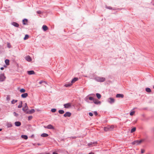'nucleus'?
Returning <instances> with one entry per match:
<instances>
[{"label": "nucleus", "mask_w": 154, "mask_h": 154, "mask_svg": "<svg viewBox=\"0 0 154 154\" xmlns=\"http://www.w3.org/2000/svg\"><path fill=\"white\" fill-rule=\"evenodd\" d=\"M116 97L117 98H123L124 97V95L122 94H117L116 95Z\"/></svg>", "instance_id": "4468645a"}, {"label": "nucleus", "mask_w": 154, "mask_h": 154, "mask_svg": "<svg viewBox=\"0 0 154 154\" xmlns=\"http://www.w3.org/2000/svg\"><path fill=\"white\" fill-rule=\"evenodd\" d=\"M46 154H50L49 153H47Z\"/></svg>", "instance_id": "864d4df0"}, {"label": "nucleus", "mask_w": 154, "mask_h": 154, "mask_svg": "<svg viewBox=\"0 0 154 154\" xmlns=\"http://www.w3.org/2000/svg\"><path fill=\"white\" fill-rule=\"evenodd\" d=\"M153 88H154V86H153Z\"/></svg>", "instance_id": "5fc2aeb1"}, {"label": "nucleus", "mask_w": 154, "mask_h": 154, "mask_svg": "<svg viewBox=\"0 0 154 154\" xmlns=\"http://www.w3.org/2000/svg\"><path fill=\"white\" fill-rule=\"evenodd\" d=\"M21 123L19 122H15V125L17 126H19L21 125Z\"/></svg>", "instance_id": "dca6fc26"}, {"label": "nucleus", "mask_w": 154, "mask_h": 154, "mask_svg": "<svg viewBox=\"0 0 154 154\" xmlns=\"http://www.w3.org/2000/svg\"><path fill=\"white\" fill-rule=\"evenodd\" d=\"M135 111H132V112H131L130 113V115L131 116H133L134 115V114L135 113Z\"/></svg>", "instance_id": "e433bc0d"}, {"label": "nucleus", "mask_w": 154, "mask_h": 154, "mask_svg": "<svg viewBox=\"0 0 154 154\" xmlns=\"http://www.w3.org/2000/svg\"><path fill=\"white\" fill-rule=\"evenodd\" d=\"M39 83L40 84H43V83L45 84H47V82L45 81H40L39 82Z\"/></svg>", "instance_id": "cd10ccee"}, {"label": "nucleus", "mask_w": 154, "mask_h": 154, "mask_svg": "<svg viewBox=\"0 0 154 154\" xmlns=\"http://www.w3.org/2000/svg\"><path fill=\"white\" fill-rule=\"evenodd\" d=\"M41 136L44 137H47L48 136V134L46 133H43L41 135Z\"/></svg>", "instance_id": "412c9836"}, {"label": "nucleus", "mask_w": 154, "mask_h": 154, "mask_svg": "<svg viewBox=\"0 0 154 154\" xmlns=\"http://www.w3.org/2000/svg\"><path fill=\"white\" fill-rule=\"evenodd\" d=\"M17 100H13L12 101H11V103L12 104H14L15 103H16L17 102Z\"/></svg>", "instance_id": "473e14b6"}, {"label": "nucleus", "mask_w": 154, "mask_h": 154, "mask_svg": "<svg viewBox=\"0 0 154 154\" xmlns=\"http://www.w3.org/2000/svg\"><path fill=\"white\" fill-rule=\"evenodd\" d=\"M146 92L148 93H150L151 91V89L150 88H146Z\"/></svg>", "instance_id": "5701e85b"}, {"label": "nucleus", "mask_w": 154, "mask_h": 154, "mask_svg": "<svg viewBox=\"0 0 154 154\" xmlns=\"http://www.w3.org/2000/svg\"><path fill=\"white\" fill-rule=\"evenodd\" d=\"M8 126L9 127H11L12 126V125L11 124H9L8 125Z\"/></svg>", "instance_id": "a18cd8bd"}, {"label": "nucleus", "mask_w": 154, "mask_h": 154, "mask_svg": "<svg viewBox=\"0 0 154 154\" xmlns=\"http://www.w3.org/2000/svg\"><path fill=\"white\" fill-rule=\"evenodd\" d=\"M115 128V127L114 125H108L107 127H104V130L106 131H112Z\"/></svg>", "instance_id": "f257e3e1"}, {"label": "nucleus", "mask_w": 154, "mask_h": 154, "mask_svg": "<svg viewBox=\"0 0 154 154\" xmlns=\"http://www.w3.org/2000/svg\"><path fill=\"white\" fill-rule=\"evenodd\" d=\"M2 130V129H0V131H1Z\"/></svg>", "instance_id": "3c124183"}, {"label": "nucleus", "mask_w": 154, "mask_h": 154, "mask_svg": "<svg viewBox=\"0 0 154 154\" xmlns=\"http://www.w3.org/2000/svg\"><path fill=\"white\" fill-rule=\"evenodd\" d=\"M1 69L2 70H3L4 69V68L3 67H1Z\"/></svg>", "instance_id": "09e8293b"}, {"label": "nucleus", "mask_w": 154, "mask_h": 154, "mask_svg": "<svg viewBox=\"0 0 154 154\" xmlns=\"http://www.w3.org/2000/svg\"><path fill=\"white\" fill-rule=\"evenodd\" d=\"M14 115L16 117H17L18 116V114L16 113L15 112H14Z\"/></svg>", "instance_id": "ea45409f"}, {"label": "nucleus", "mask_w": 154, "mask_h": 154, "mask_svg": "<svg viewBox=\"0 0 154 154\" xmlns=\"http://www.w3.org/2000/svg\"><path fill=\"white\" fill-rule=\"evenodd\" d=\"M72 85V84L71 83H69L68 84H66L65 85V86L66 87H68L71 86Z\"/></svg>", "instance_id": "bb28decb"}, {"label": "nucleus", "mask_w": 154, "mask_h": 154, "mask_svg": "<svg viewBox=\"0 0 154 154\" xmlns=\"http://www.w3.org/2000/svg\"><path fill=\"white\" fill-rule=\"evenodd\" d=\"M89 116H93V114L91 112H89Z\"/></svg>", "instance_id": "79ce46f5"}, {"label": "nucleus", "mask_w": 154, "mask_h": 154, "mask_svg": "<svg viewBox=\"0 0 154 154\" xmlns=\"http://www.w3.org/2000/svg\"><path fill=\"white\" fill-rule=\"evenodd\" d=\"M21 137L22 138L26 140L28 138L27 136L26 135H22Z\"/></svg>", "instance_id": "b1692460"}, {"label": "nucleus", "mask_w": 154, "mask_h": 154, "mask_svg": "<svg viewBox=\"0 0 154 154\" xmlns=\"http://www.w3.org/2000/svg\"><path fill=\"white\" fill-rule=\"evenodd\" d=\"M28 109V106H25V107L23 108V110L24 111H26Z\"/></svg>", "instance_id": "aec40b11"}, {"label": "nucleus", "mask_w": 154, "mask_h": 154, "mask_svg": "<svg viewBox=\"0 0 154 154\" xmlns=\"http://www.w3.org/2000/svg\"><path fill=\"white\" fill-rule=\"evenodd\" d=\"M115 100L114 99L111 98H109L108 99V101L110 103H112L114 102Z\"/></svg>", "instance_id": "1a4fd4ad"}, {"label": "nucleus", "mask_w": 154, "mask_h": 154, "mask_svg": "<svg viewBox=\"0 0 154 154\" xmlns=\"http://www.w3.org/2000/svg\"><path fill=\"white\" fill-rule=\"evenodd\" d=\"M97 81L99 82H103L105 80V78L102 77H97L96 78Z\"/></svg>", "instance_id": "7ed1b4c3"}, {"label": "nucleus", "mask_w": 154, "mask_h": 154, "mask_svg": "<svg viewBox=\"0 0 154 154\" xmlns=\"http://www.w3.org/2000/svg\"><path fill=\"white\" fill-rule=\"evenodd\" d=\"M26 60L29 62L32 60L31 57L29 56H27L26 57Z\"/></svg>", "instance_id": "2eb2a0df"}, {"label": "nucleus", "mask_w": 154, "mask_h": 154, "mask_svg": "<svg viewBox=\"0 0 154 154\" xmlns=\"http://www.w3.org/2000/svg\"><path fill=\"white\" fill-rule=\"evenodd\" d=\"M44 127L45 128H48V129H54V127L52 125H50V124L48 125V126H44Z\"/></svg>", "instance_id": "423d86ee"}, {"label": "nucleus", "mask_w": 154, "mask_h": 154, "mask_svg": "<svg viewBox=\"0 0 154 154\" xmlns=\"http://www.w3.org/2000/svg\"><path fill=\"white\" fill-rule=\"evenodd\" d=\"M37 13L38 14H42V12L41 11H39L37 12Z\"/></svg>", "instance_id": "37998d69"}, {"label": "nucleus", "mask_w": 154, "mask_h": 154, "mask_svg": "<svg viewBox=\"0 0 154 154\" xmlns=\"http://www.w3.org/2000/svg\"><path fill=\"white\" fill-rule=\"evenodd\" d=\"M23 25H26L27 24L28 20L26 19H25L22 21Z\"/></svg>", "instance_id": "9b49d317"}, {"label": "nucleus", "mask_w": 154, "mask_h": 154, "mask_svg": "<svg viewBox=\"0 0 154 154\" xmlns=\"http://www.w3.org/2000/svg\"><path fill=\"white\" fill-rule=\"evenodd\" d=\"M27 73L29 75L34 74L35 73L34 71L33 70L28 71Z\"/></svg>", "instance_id": "f3484780"}, {"label": "nucleus", "mask_w": 154, "mask_h": 154, "mask_svg": "<svg viewBox=\"0 0 154 154\" xmlns=\"http://www.w3.org/2000/svg\"><path fill=\"white\" fill-rule=\"evenodd\" d=\"M35 111V110L34 109H32L31 110L29 111L28 113L29 114H32L34 113Z\"/></svg>", "instance_id": "4be33fe9"}, {"label": "nucleus", "mask_w": 154, "mask_h": 154, "mask_svg": "<svg viewBox=\"0 0 154 154\" xmlns=\"http://www.w3.org/2000/svg\"><path fill=\"white\" fill-rule=\"evenodd\" d=\"M96 95L98 99H100L101 97V95L99 93H97L96 94Z\"/></svg>", "instance_id": "393cba45"}, {"label": "nucleus", "mask_w": 154, "mask_h": 154, "mask_svg": "<svg viewBox=\"0 0 154 154\" xmlns=\"http://www.w3.org/2000/svg\"><path fill=\"white\" fill-rule=\"evenodd\" d=\"M32 117L31 116H29L28 117V119L29 120H30L31 119H32Z\"/></svg>", "instance_id": "58836bf2"}, {"label": "nucleus", "mask_w": 154, "mask_h": 154, "mask_svg": "<svg viewBox=\"0 0 154 154\" xmlns=\"http://www.w3.org/2000/svg\"><path fill=\"white\" fill-rule=\"evenodd\" d=\"M20 91L21 93H24L26 91V90L22 88L20 89Z\"/></svg>", "instance_id": "2f4dec72"}, {"label": "nucleus", "mask_w": 154, "mask_h": 154, "mask_svg": "<svg viewBox=\"0 0 154 154\" xmlns=\"http://www.w3.org/2000/svg\"><path fill=\"white\" fill-rule=\"evenodd\" d=\"M144 141V139H142L140 140H136L133 142L132 144L133 145H138L140 144L141 143L143 142Z\"/></svg>", "instance_id": "f03ea898"}, {"label": "nucleus", "mask_w": 154, "mask_h": 154, "mask_svg": "<svg viewBox=\"0 0 154 154\" xmlns=\"http://www.w3.org/2000/svg\"><path fill=\"white\" fill-rule=\"evenodd\" d=\"M53 154H58L57 153H56L55 152H54L53 153Z\"/></svg>", "instance_id": "49530a36"}, {"label": "nucleus", "mask_w": 154, "mask_h": 154, "mask_svg": "<svg viewBox=\"0 0 154 154\" xmlns=\"http://www.w3.org/2000/svg\"><path fill=\"white\" fill-rule=\"evenodd\" d=\"M22 102L21 101L20 102V104L18 106V108H20L22 107Z\"/></svg>", "instance_id": "72a5a7b5"}, {"label": "nucleus", "mask_w": 154, "mask_h": 154, "mask_svg": "<svg viewBox=\"0 0 154 154\" xmlns=\"http://www.w3.org/2000/svg\"><path fill=\"white\" fill-rule=\"evenodd\" d=\"M93 102L96 104H101V102L96 99L94 100Z\"/></svg>", "instance_id": "0eeeda50"}, {"label": "nucleus", "mask_w": 154, "mask_h": 154, "mask_svg": "<svg viewBox=\"0 0 154 154\" xmlns=\"http://www.w3.org/2000/svg\"><path fill=\"white\" fill-rule=\"evenodd\" d=\"M71 115V113L69 112H66V113H65V114L64 115V116L65 117H70V116Z\"/></svg>", "instance_id": "9d476101"}, {"label": "nucleus", "mask_w": 154, "mask_h": 154, "mask_svg": "<svg viewBox=\"0 0 154 154\" xmlns=\"http://www.w3.org/2000/svg\"><path fill=\"white\" fill-rule=\"evenodd\" d=\"M94 115H95L96 116H97V112L95 111L94 112Z\"/></svg>", "instance_id": "c03bdc74"}, {"label": "nucleus", "mask_w": 154, "mask_h": 154, "mask_svg": "<svg viewBox=\"0 0 154 154\" xmlns=\"http://www.w3.org/2000/svg\"><path fill=\"white\" fill-rule=\"evenodd\" d=\"M58 112L60 114H63L64 112V111L63 110H59Z\"/></svg>", "instance_id": "c85d7f7f"}, {"label": "nucleus", "mask_w": 154, "mask_h": 154, "mask_svg": "<svg viewBox=\"0 0 154 154\" xmlns=\"http://www.w3.org/2000/svg\"><path fill=\"white\" fill-rule=\"evenodd\" d=\"M5 63H6V64L7 65H8L9 64V60H8V59H6L5 60Z\"/></svg>", "instance_id": "a878e982"}, {"label": "nucleus", "mask_w": 154, "mask_h": 154, "mask_svg": "<svg viewBox=\"0 0 154 154\" xmlns=\"http://www.w3.org/2000/svg\"><path fill=\"white\" fill-rule=\"evenodd\" d=\"M25 106H27V104L26 103H25Z\"/></svg>", "instance_id": "8fccbe9b"}, {"label": "nucleus", "mask_w": 154, "mask_h": 154, "mask_svg": "<svg viewBox=\"0 0 154 154\" xmlns=\"http://www.w3.org/2000/svg\"><path fill=\"white\" fill-rule=\"evenodd\" d=\"M108 8H109V9H110V7H109Z\"/></svg>", "instance_id": "603ef678"}, {"label": "nucleus", "mask_w": 154, "mask_h": 154, "mask_svg": "<svg viewBox=\"0 0 154 154\" xmlns=\"http://www.w3.org/2000/svg\"><path fill=\"white\" fill-rule=\"evenodd\" d=\"M136 128L134 127V128H132L131 129V132L132 133L136 131Z\"/></svg>", "instance_id": "c756f323"}, {"label": "nucleus", "mask_w": 154, "mask_h": 154, "mask_svg": "<svg viewBox=\"0 0 154 154\" xmlns=\"http://www.w3.org/2000/svg\"><path fill=\"white\" fill-rule=\"evenodd\" d=\"M29 38V36L28 35H25V37L24 38V40H26V39H28Z\"/></svg>", "instance_id": "7c9ffc66"}, {"label": "nucleus", "mask_w": 154, "mask_h": 154, "mask_svg": "<svg viewBox=\"0 0 154 154\" xmlns=\"http://www.w3.org/2000/svg\"><path fill=\"white\" fill-rule=\"evenodd\" d=\"M56 111V109H51V111L52 112H55Z\"/></svg>", "instance_id": "c9c22d12"}, {"label": "nucleus", "mask_w": 154, "mask_h": 154, "mask_svg": "<svg viewBox=\"0 0 154 154\" xmlns=\"http://www.w3.org/2000/svg\"><path fill=\"white\" fill-rule=\"evenodd\" d=\"M145 152V150L143 149H141V153H143Z\"/></svg>", "instance_id": "a19ab883"}, {"label": "nucleus", "mask_w": 154, "mask_h": 154, "mask_svg": "<svg viewBox=\"0 0 154 154\" xmlns=\"http://www.w3.org/2000/svg\"><path fill=\"white\" fill-rule=\"evenodd\" d=\"M6 77L4 73H1L0 74V81L3 82L6 79Z\"/></svg>", "instance_id": "20e7f679"}, {"label": "nucleus", "mask_w": 154, "mask_h": 154, "mask_svg": "<svg viewBox=\"0 0 154 154\" xmlns=\"http://www.w3.org/2000/svg\"><path fill=\"white\" fill-rule=\"evenodd\" d=\"M89 154H94V153L92 152H91L89 153Z\"/></svg>", "instance_id": "de8ad7c7"}, {"label": "nucleus", "mask_w": 154, "mask_h": 154, "mask_svg": "<svg viewBox=\"0 0 154 154\" xmlns=\"http://www.w3.org/2000/svg\"><path fill=\"white\" fill-rule=\"evenodd\" d=\"M64 106L65 108H69L71 107L72 104L71 103H68L64 104Z\"/></svg>", "instance_id": "39448f33"}, {"label": "nucleus", "mask_w": 154, "mask_h": 154, "mask_svg": "<svg viewBox=\"0 0 154 154\" xmlns=\"http://www.w3.org/2000/svg\"><path fill=\"white\" fill-rule=\"evenodd\" d=\"M12 25L16 27H18L19 26V24L18 23L15 22L12 23Z\"/></svg>", "instance_id": "f8f14e48"}, {"label": "nucleus", "mask_w": 154, "mask_h": 154, "mask_svg": "<svg viewBox=\"0 0 154 154\" xmlns=\"http://www.w3.org/2000/svg\"><path fill=\"white\" fill-rule=\"evenodd\" d=\"M97 143V142H91L90 143H89L88 144V145L89 147H91L92 146H95L96 144Z\"/></svg>", "instance_id": "6e6552de"}, {"label": "nucleus", "mask_w": 154, "mask_h": 154, "mask_svg": "<svg viewBox=\"0 0 154 154\" xmlns=\"http://www.w3.org/2000/svg\"><path fill=\"white\" fill-rule=\"evenodd\" d=\"M42 29L44 31H46L48 29V27L45 25H44L42 26Z\"/></svg>", "instance_id": "a211bd4d"}, {"label": "nucleus", "mask_w": 154, "mask_h": 154, "mask_svg": "<svg viewBox=\"0 0 154 154\" xmlns=\"http://www.w3.org/2000/svg\"><path fill=\"white\" fill-rule=\"evenodd\" d=\"M94 98H93L92 97H89V99L90 100H93V101H94Z\"/></svg>", "instance_id": "4c0bfd02"}, {"label": "nucleus", "mask_w": 154, "mask_h": 154, "mask_svg": "<svg viewBox=\"0 0 154 154\" xmlns=\"http://www.w3.org/2000/svg\"><path fill=\"white\" fill-rule=\"evenodd\" d=\"M78 80V78H74L71 81V83L72 84L73 83H74L76 81Z\"/></svg>", "instance_id": "6ab92c4d"}, {"label": "nucleus", "mask_w": 154, "mask_h": 154, "mask_svg": "<svg viewBox=\"0 0 154 154\" xmlns=\"http://www.w3.org/2000/svg\"><path fill=\"white\" fill-rule=\"evenodd\" d=\"M28 94L27 93H25L23 94H22L21 96L22 98H25L27 97L28 96Z\"/></svg>", "instance_id": "ddd939ff"}, {"label": "nucleus", "mask_w": 154, "mask_h": 154, "mask_svg": "<svg viewBox=\"0 0 154 154\" xmlns=\"http://www.w3.org/2000/svg\"><path fill=\"white\" fill-rule=\"evenodd\" d=\"M7 47L9 48H10L11 47V44L9 43H7Z\"/></svg>", "instance_id": "f704fd0d"}]
</instances>
